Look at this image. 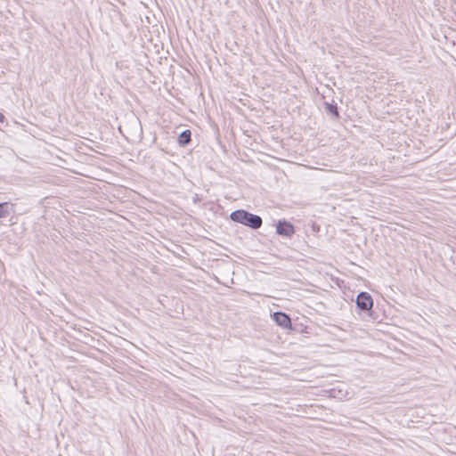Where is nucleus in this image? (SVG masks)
I'll use <instances>...</instances> for the list:
<instances>
[{
    "mask_svg": "<svg viewBox=\"0 0 456 456\" xmlns=\"http://www.w3.org/2000/svg\"><path fill=\"white\" fill-rule=\"evenodd\" d=\"M276 232L279 235L289 237L295 232V230L294 226L290 223L287 221H279L276 225Z\"/></svg>",
    "mask_w": 456,
    "mask_h": 456,
    "instance_id": "obj_3",
    "label": "nucleus"
},
{
    "mask_svg": "<svg viewBox=\"0 0 456 456\" xmlns=\"http://www.w3.org/2000/svg\"><path fill=\"white\" fill-rule=\"evenodd\" d=\"M356 305L361 311H370L373 305V299L367 292H361L356 297Z\"/></svg>",
    "mask_w": 456,
    "mask_h": 456,
    "instance_id": "obj_2",
    "label": "nucleus"
},
{
    "mask_svg": "<svg viewBox=\"0 0 456 456\" xmlns=\"http://www.w3.org/2000/svg\"><path fill=\"white\" fill-rule=\"evenodd\" d=\"M232 221L242 224L251 229H258L262 226L263 220L261 216L249 213L244 209H238L231 213Z\"/></svg>",
    "mask_w": 456,
    "mask_h": 456,
    "instance_id": "obj_1",
    "label": "nucleus"
},
{
    "mask_svg": "<svg viewBox=\"0 0 456 456\" xmlns=\"http://www.w3.org/2000/svg\"><path fill=\"white\" fill-rule=\"evenodd\" d=\"M324 106H325V110H326V111L328 113L331 114L336 118H339V113H338V110L337 104L325 102Z\"/></svg>",
    "mask_w": 456,
    "mask_h": 456,
    "instance_id": "obj_6",
    "label": "nucleus"
},
{
    "mask_svg": "<svg viewBox=\"0 0 456 456\" xmlns=\"http://www.w3.org/2000/svg\"><path fill=\"white\" fill-rule=\"evenodd\" d=\"M4 118V115L2 113H0V122L3 121Z\"/></svg>",
    "mask_w": 456,
    "mask_h": 456,
    "instance_id": "obj_8",
    "label": "nucleus"
},
{
    "mask_svg": "<svg viewBox=\"0 0 456 456\" xmlns=\"http://www.w3.org/2000/svg\"><path fill=\"white\" fill-rule=\"evenodd\" d=\"M12 206L8 202L0 203V218L10 215Z\"/></svg>",
    "mask_w": 456,
    "mask_h": 456,
    "instance_id": "obj_7",
    "label": "nucleus"
},
{
    "mask_svg": "<svg viewBox=\"0 0 456 456\" xmlns=\"http://www.w3.org/2000/svg\"><path fill=\"white\" fill-rule=\"evenodd\" d=\"M191 133L190 130L186 129L184 131H183L179 136H178V143L181 145V146H185L187 144H189V142H191Z\"/></svg>",
    "mask_w": 456,
    "mask_h": 456,
    "instance_id": "obj_5",
    "label": "nucleus"
},
{
    "mask_svg": "<svg viewBox=\"0 0 456 456\" xmlns=\"http://www.w3.org/2000/svg\"><path fill=\"white\" fill-rule=\"evenodd\" d=\"M272 316L277 325L285 329L291 327V320L287 314L282 312H275Z\"/></svg>",
    "mask_w": 456,
    "mask_h": 456,
    "instance_id": "obj_4",
    "label": "nucleus"
}]
</instances>
